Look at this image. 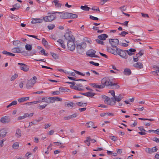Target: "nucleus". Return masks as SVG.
I'll return each instance as SVG.
<instances>
[{
	"mask_svg": "<svg viewBox=\"0 0 159 159\" xmlns=\"http://www.w3.org/2000/svg\"><path fill=\"white\" fill-rule=\"evenodd\" d=\"M17 102L16 101H12L10 104L7 106V108H8L12 106L16 105L17 104Z\"/></svg>",
	"mask_w": 159,
	"mask_h": 159,
	"instance_id": "obj_35",
	"label": "nucleus"
},
{
	"mask_svg": "<svg viewBox=\"0 0 159 159\" xmlns=\"http://www.w3.org/2000/svg\"><path fill=\"white\" fill-rule=\"evenodd\" d=\"M104 88V85L103 84L101 85H98L97 84V86L96 87V88H98L99 89H103Z\"/></svg>",
	"mask_w": 159,
	"mask_h": 159,
	"instance_id": "obj_57",
	"label": "nucleus"
},
{
	"mask_svg": "<svg viewBox=\"0 0 159 159\" xmlns=\"http://www.w3.org/2000/svg\"><path fill=\"white\" fill-rule=\"evenodd\" d=\"M114 86V87L112 88V89H118L120 87V86L117 84L113 83L111 85V86Z\"/></svg>",
	"mask_w": 159,
	"mask_h": 159,
	"instance_id": "obj_39",
	"label": "nucleus"
},
{
	"mask_svg": "<svg viewBox=\"0 0 159 159\" xmlns=\"http://www.w3.org/2000/svg\"><path fill=\"white\" fill-rule=\"evenodd\" d=\"M18 65L20 66L21 70L25 72H27L29 70V66L27 65L21 63H18Z\"/></svg>",
	"mask_w": 159,
	"mask_h": 159,
	"instance_id": "obj_9",
	"label": "nucleus"
},
{
	"mask_svg": "<svg viewBox=\"0 0 159 159\" xmlns=\"http://www.w3.org/2000/svg\"><path fill=\"white\" fill-rule=\"evenodd\" d=\"M74 71L75 72V73L77 74L83 76H84L85 75V74H84L83 73L80 71H78L74 70Z\"/></svg>",
	"mask_w": 159,
	"mask_h": 159,
	"instance_id": "obj_46",
	"label": "nucleus"
},
{
	"mask_svg": "<svg viewBox=\"0 0 159 159\" xmlns=\"http://www.w3.org/2000/svg\"><path fill=\"white\" fill-rule=\"evenodd\" d=\"M128 22H129V21H125L124 23H120L119 22H116V23H119V24H122L123 25H125V26H128Z\"/></svg>",
	"mask_w": 159,
	"mask_h": 159,
	"instance_id": "obj_55",
	"label": "nucleus"
},
{
	"mask_svg": "<svg viewBox=\"0 0 159 159\" xmlns=\"http://www.w3.org/2000/svg\"><path fill=\"white\" fill-rule=\"evenodd\" d=\"M70 116L71 119H72L76 117L77 116V114L76 113H74L71 115H70Z\"/></svg>",
	"mask_w": 159,
	"mask_h": 159,
	"instance_id": "obj_61",
	"label": "nucleus"
},
{
	"mask_svg": "<svg viewBox=\"0 0 159 159\" xmlns=\"http://www.w3.org/2000/svg\"><path fill=\"white\" fill-rule=\"evenodd\" d=\"M51 54L52 57L53 58L55 59H57L59 56L57 54L52 52H51Z\"/></svg>",
	"mask_w": 159,
	"mask_h": 159,
	"instance_id": "obj_36",
	"label": "nucleus"
},
{
	"mask_svg": "<svg viewBox=\"0 0 159 159\" xmlns=\"http://www.w3.org/2000/svg\"><path fill=\"white\" fill-rule=\"evenodd\" d=\"M136 51V49L133 48H130L129 50H126V52L129 56H132L134 54L133 52Z\"/></svg>",
	"mask_w": 159,
	"mask_h": 159,
	"instance_id": "obj_20",
	"label": "nucleus"
},
{
	"mask_svg": "<svg viewBox=\"0 0 159 159\" xmlns=\"http://www.w3.org/2000/svg\"><path fill=\"white\" fill-rule=\"evenodd\" d=\"M107 37L108 35L107 34H102L98 36V38L99 39L102 40H105Z\"/></svg>",
	"mask_w": 159,
	"mask_h": 159,
	"instance_id": "obj_17",
	"label": "nucleus"
},
{
	"mask_svg": "<svg viewBox=\"0 0 159 159\" xmlns=\"http://www.w3.org/2000/svg\"><path fill=\"white\" fill-rule=\"evenodd\" d=\"M89 18L90 19L93 20H99V19L98 18L93 16L91 15L90 16Z\"/></svg>",
	"mask_w": 159,
	"mask_h": 159,
	"instance_id": "obj_49",
	"label": "nucleus"
},
{
	"mask_svg": "<svg viewBox=\"0 0 159 159\" xmlns=\"http://www.w3.org/2000/svg\"><path fill=\"white\" fill-rule=\"evenodd\" d=\"M29 97H26L24 98H19L18 100V101L19 102H24L25 101L28 100H29Z\"/></svg>",
	"mask_w": 159,
	"mask_h": 159,
	"instance_id": "obj_28",
	"label": "nucleus"
},
{
	"mask_svg": "<svg viewBox=\"0 0 159 159\" xmlns=\"http://www.w3.org/2000/svg\"><path fill=\"white\" fill-rule=\"evenodd\" d=\"M42 43L45 46L48 45V42L44 38L42 39Z\"/></svg>",
	"mask_w": 159,
	"mask_h": 159,
	"instance_id": "obj_37",
	"label": "nucleus"
},
{
	"mask_svg": "<svg viewBox=\"0 0 159 159\" xmlns=\"http://www.w3.org/2000/svg\"><path fill=\"white\" fill-rule=\"evenodd\" d=\"M101 39H96V41L98 43L103 45L104 43V42L102 41H101Z\"/></svg>",
	"mask_w": 159,
	"mask_h": 159,
	"instance_id": "obj_47",
	"label": "nucleus"
},
{
	"mask_svg": "<svg viewBox=\"0 0 159 159\" xmlns=\"http://www.w3.org/2000/svg\"><path fill=\"white\" fill-rule=\"evenodd\" d=\"M59 91L61 92L66 91V89H64L63 87H61L59 88Z\"/></svg>",
	"mask_w": 159,
	"mask_h": 159,
	"instance_id": "obj_58",
	"label": "nucleus"
},
{
	"mask_svg": "<svg viewBox=\"0 0 159 159\" xmlns=\"http://www.w3.org/2000/svg\"><path fill=\"white\" fill-rule=\"evenodd\" d=\"M25 49L28 51H30L32 48V47L31 45L30 44H26L25 45Z\"/></svg>",
	"mask_w": 159,
	"mask_h": 159,
	"instance_id": "obj_33",
	"label": "nucleus"
},
{
	"mask_svg": "<svg viewBox=\"0 0 159 159\" xmlns=\"http://www.w3.org/2000/svg\"><path fill=\"white\" fill-rule=\"evenodd\" d=\"M51 98L52 99V103L55 101H61L62 100L61 98L58 97H52Z\"/></svg>",
	"mask_w": 159,
	"mask_h": 159,
	"instance_id": "obj_25",
	"label": "nucleus"
},
{
	"mask_svg": "<svg viewBox=\"0 0 159 159\" xmlns=\"http://www.w3.org/2000/svg\"><path fill=\"white\" fill-rule=\"evenodd\" d=\"M119 9L122 12V13H123L124 11H125L126 10V7L124 5L122 6L121 7H119Z\"/></svg>",
	"mask_w": 159,
	"mask_h": 159,
	"instance_id": "obj_41",
	"label": "nucleus"
},
{
	"mask_svg": "<svg viewBox=\"0 0 159 159\" xmlns=\"http://www.w3.org/2000/svg\"><path fill=\"white\" fill-rule=\"evenodd\" d=\"M109 43L111 45L112 48L116 49L117 48H118L117 46L118 45L119 43V40L117 39H109Z\"/></svg>",
	"mask_w": 159,
	"mask_h": 159,
	"instance_id": "obj_4",
	"label": "nucleus"
},
{
	"mask_svg": "<svg viewBox=\"0 0 159 159\" xmlns=\"http://www.w3.org/2000/svg\"><path fill=\"white\" fill-rule=\"evenodd\" d=\"M13 7H16V9H18L20 7V5L19 3H16V4L14 5L13 6Z\"/></svg>",
	"mask_w": 159,
	"mask_h": 159,
	"instance_id": "obj_56",
	"label": "nucleus"
},
{
	"mask_svg": "<svg viewBox=\"0 0 159 159\" xmlns=\"http://www.w3.org/2000/svg\"><path fill=\"white\" fill-rule=\"evenodd\" d=\"M13 43L14 45L16 46H20L22 43L19 41L16 40L13 41Z\"/></svg>",
	"mask_w": 159,
	"mask_h": 159,
	"instance_id": "obj_32",
	"label": "nucleus"
},
{
	"mask_svg": "<svg viewBox=\"0 0 159 159\" xmlns=\"http://www.w3.org/2000/svg\"><path fill=\"white\" fill-rule=\"evenodd\" d=\"M80 8L82 10L85 11H89L90 9V8L88 7L86 5H85L84 6H81L80 7Z\"/></svg>",
	"mask_w": 159,
	"mask_h": 159,
	"instance_id": "obj_30",
	"label": "nucleus"
},
{
	"mask_svg": "<svg viewBox=\"0 0 159 159\" xmlns=\"http://www.w3.org/2000/svg\"><path fill=\"white\" fill-rule=\"evenodd\" d=\"M99 53L102 56L106 58H108V56L106 54L100 52H99Z\"/></svg>",
	"mask_w": 159,
	"mask_h": 159,
	"instance_id": "obj_62",
	"label": "nucleus"
},
{
	"mask_svg": "<svg viewBox=\"0 0 159 159\" xmlns=\"http://www.w3.org/2000/svg\"><path fill=\"white\" fill-rule=\"evenodd\" d=\"M64 36L65 39L68 40V41L72 40H75L74 37L72 34L71 32L66 33Z\"/></svg>",
	"mask_w": 159,
	"mask_h": 159,
	"instance_id": "obj_8",
	"label": "nucleus"
},
{
	"mask_svg": "<svg viewBox=\"0 0 159 159\" xmlns=\"http://www.w3.org/2000/svg\"><path fill=\"white\" fill-rule=\"evenodd\" d=\"M107 50L108 52L116 55H119L122 58L127 59L128 56L126 54V50H123L119 48H117L116 49L111 48V47H107Z\"/></svg>",
	"mask_w": 159,
	"mask_h": 159,
	"instance_id": "obj_1",
	"label": "nucleus"
},
{
	"mask_svg": "<svg viewBox=\"0 0 159 159\" xmlns=\"http://www.w3.org/2000/svg\"><path fill=\"white\" fill-rule=\"evenodd\" d=\"M18 77V75L16 74H15L14 75H12L11 79V81H13L14 80H15L16 78Z\"/></svg>",
	"mask_w": 159,
	"mask_h": 159,
	"instance_id": "obj_50",
	"label": "nucleus"
},
{
	"mask_svg": "<svg viewBox=\"0 0 159 159\" xmlns=\"http://www.w3.org/2000/svg\"><path fill=\"white\" fill-rule=\"evenodd\" d=\"M123 97H122L121 94L119 95L118 96H116L114 98H111V99L114 102V104H115L116 101L118 102H120L123 98Z\"/></svg>",
	"mask_w": 159,
	"mask_h": 159,
	"instance_id": "obj_10",
	"label": "nucleus"
},
{
	"mask_svg": "<svg viewBox=\"0 0 159 159\" xmlns=\"http://www.w3.org/2000/svg\"><path fill=\"white\" fill-rule=\"evenodd\" d=\"M34 114L33 113H30V114H28V113H25L23 116L24 118L29 117H31Z\"/></svg>",
	"mask_w": 159,
	"mask_h": 159,
	"instance_id": "obj_40",
	"label": "nucleus"
},
{
	"mask_svg": "<svg viewBox=\"0 0 159 159\" xmlns=\"http://www.w3.org/2000/svg\"><path fill=\"white\" fill-rule=\"evenodd\" d=\"M0 121L3 123H7L10 121V119L8 116H5L2 118Z\"/></svg>",
	"mask_w": 159,
	"mask_h": 159,
	"instance_id": "obj_14",
	"label": "nucleus"
},
{
	"mask_svg": "<svg viewBox=\"0 0 159 159\" xmlns=\"http://www.w3.org/2000/svg\"><path fill=\"white\" fill-rule=\"evenodd\" d=\"M52 97H49V98H45V100L44 101H42V102H46L48 103H52V99H51V98Z\"/></svg>",
	"mask_w": 159,
	"mask_h": 159,
	"instance_id": "obj_27",
	"label": "nucleus"
},
{
	"mask_svg": "<svg viewBox=\"0 0 159 159\" xmlns=\"http://www.w3.org/2000/svg\"><path fill=\"white\" fill-rule=\"evenodd\" d=\"M55 27V26L54 25L51 24L48 25V28L49 30H52Z\"/></svg>",
	"mask_w": 159,
	"mask_h": 159,
	"instance_id": "obj_48",
	"label": "nucleus"
},
{
	"mask_svg": "<svg viewBox=\"0 0 159 159\" xmlns=\"http://www.w3.org/2000/svg\"><path fill=\"white\" fill-rule=\"evenodd\" d=\"M157 150V149L156 147V146L151 148H145V151L149 153H152L153 152H156Z\"/></svg>",
	"mask_w": 159,
	"mask_h": 159,
	"instance_id": "obj_11",
	"label": "nucleus"
},
{
	"mask_svg": "<svg viewBox=\"0 0 159 159\" xmlns=\"http://www.w3.org/2000/svg\"><path fill=\"white\" fill-rule=\"evenodd\" d=\"M152 140L156 142L157 143H159V139L156 137L153 138L152 139Z\"/></svg>",
	"mask_w": 159,
	"mask_h": 159,
	"instance_id": "obj_59",
	"label": "nucleus"
},
{
	"mask_svg": "<svg viewBox=\"0 0 159 159\" xmlns=\"http://www.w3.org/2000/svg\"><path fill=\"white\" fill-rule=\"evenodd\" d=\"M131 73V70L129 68H126L125 69L124 71V74L126 75H129Z\"/></svg>",
	"mask_w": 159,
	"mask_h": 159,
	"instance_id": "obj_23",
	"label": "nucleus"
},
{
	"mask_svg": "<svg viewBox=\"0 0 159 159\" xmlns=\"http://www.w3.org/2000/svg\"><path fill=\"white\" fill-rule=\"evenodd\" d=\"M87 103H83L81 102H77L76 104L78 106L80 107H84L87 105Z\"/></svg>",
	"mask_w": 159,
	"mask_h": 159,
	"instance_id": "obj_34",
	"label": "nucleus"
},
{
	"mask_svg": "<svg viewBox=\"0 0 159 159\" xmlns=\"http://www.w3.org/2000/svg\"><path fill=\"white\" fill-rule=\"evenodd\" d=\"M47 105V104H44L42 105H39L38 106V108L40 110L44 109Z\"/></svg>",
	"mask_w": 159,
	"mask_h": 159,
	"instance_id": "obj_42",
	"label": "nucleus"
},
{
	"mask_svg": "<svg viewBox=\"0 0 159 159\" xmlns=\"http://www.w3.org/2000/svg\"><path fill=\"white\" fill-rule=\"evenodd\" d=\"M66 105L68 107H72L74 106V103L71 102H70L68 103L67 102Z\"/></svg>",
	"mask_w": 159,
	"mask_h": 159,
	"instance_id": "obj_44",
	"label": "nucleus"
},
{
	"mask_svg": "<svg viewBox=\"0 0 159 159\" xmlns=\"http://www.w3.org/2000/svg\"><path fill=\"white\" fill-rule=\"evenodd\" d=\"M94 125V123L92 121H89L88 123H87L86 124V126L88 128L93 127L94 129H95L97 127V126L93 127V126Z\"/></svg>",
	"mask_w": 159,
	"mask_h": 159,
	"instance_id": "obj_22",
	"label": "nucleus"
},
{
	"mask_svg": "<svg viewBox=\"0 0 159 159\" xmlns=\"http://www.w3.org/2000/svg\"><path fill=\"white\" fill-rule=\"evenodd\" d=\"M57 42L58 43L59 45L61 46L62 48H65L66 46L64 44V41L61 39H59L57 40Z\"/></svg>",
	"mask_w": 159,
	"mask_h": 159,
	"instance_id": "obj_24",
	"label": "nucleus"
},
{
	"mask_svg": "<svg viewBox=\"0 0 159 159\" xmlns=\"http://www.w3.org/2000/svg\"><path fill=\"white\" fill-rule=\"evenodd\" d=\"M44 20L43 19L38 18V19H33V20L31 21V23L32 24H36V23H40L43 22V20Z\"/></svg>",
	"mask_w": 159,
	"mask_h": 159,
	"instance_id": "obj_16",
	"label": "nucleus"
},
{
	"mask_svg": "<svg viewBox=\"0 0 159 159\" xmlns=\"http://www.w3.org/2000/svg\"><path fill=\"white\" fill-rule=\"evenodd\" d=\"M7 133V130L5 129H3L0 130V134L1 135L2 138L5 137Z\"/></svg>",
	"mask_w": 159,
	"mask_h": 159,
	"instance_id": "obj_19",
	"label": "nucleus"
},
{
	"mask_svg": "<svg viewBox=\"0 0 159 159\" xmlns=\"http://www.w3.org/2000/svg\"><path fill=\"white\" fill-rule=\"evenodd\" d=\"M89 63L96 66H98L99 65V64L98 63H95L93 61H90Z\"/></svg>",
	"mask_w": 159,
	"mask_h": 159,
	"instance_id": "obj_54",
	"label": "nucleus"
},
{
	"mask_svg": "<svg viewBox=\"0 0 159 159\" xmlns=\"http://www.w3.org/2000/svg\"><path fill=\"white\" fill-rule=\"evenodd\" d=\"M96 53V51L94 50L91 49L88 50L86 52V55L91 57H96V58H99V57L97 56V55L95 54Z\"/></svg>",
	"mask_w": 159,
	"mask_h": 159,
	"instance_id": "obj_7",
	"label": "nucleus"
},
{
	"mask_svg": "<svg viewBox=\"0 0 159 159\" xmlns=\"http://www.w3.org/2000/svg\"><path fill=\"white\" fill-rule=\"evenodd\" d=\"M55 4V5L57 7H61V3H59V1L57 0H54L53 1Z\"/></svg>",
	"mask_w": 159,
	"mask_h": 159,
	"instance_id": "obj_31",
	"label": "nucleus"
},
{
	"mask_svg": "<svg viewBox=\"0 0 159 159\" xmlns=\"http://www.w3.org/2000/svg\"><path fill=\"white\" fill-rule=\"evenodd\" d=\"M60 93V92L58 91L51 92V94L53 95H58Z\"/></svg>",
	"mask_w": 159,
	"mask_h": 159,
	"instance_id": "obj_52",
	"label": "nucleus"
},
{
	"mask_svg": "<svg viewBox=\"0 0 159 159\" xmlns=\"http://www.w3.org/2000/svg\"><path fill=\"white\" fill-rule=\"evenodd\" d=\"M37 123V120H34L33 121H32L29 123V125L28 127H30V126H31L32 125H35Z\"/></svg>",
	"mask_w": 159,
	"mask_h": 159,
	"instance_id": "obj_45",
	"label": "nucleus"
},
{
	"mask_svg": "<svg viewBox=\"0 0 159 159\" xmlns=\"http://www.w3.org/2000/svg\"><path fill=\"white\" fill-rule=\"evenodd\" d=\"M16 135L17 137H20L21 136V131L20 129H18L16 130Z\"/></svg>",
	"mask_w": 159,
	"mask_h": 159,
	"instance_id": "obj_29",
	"label": "nucleus"
},
{
	"mask_svg": "<svg viewBox=\"0 0 159 159\" xmlns=\"http://www.w3.org/2000/svg\"><path fill=\"white\" fill-rule=\"evenodd\" d=\"M75 40H72L68 41L67 46L69 50L73 51L74 50L75 48Z\"/></svg>",
	"mask_w": 159,
	"mask_h": 159,
	"instance_id": "obj_6",
	"label": "nucleus"
},
{
	"mask_svg": "<svg viewBox=\"0 0 159 159\" xmlns=\"http://www.w3.org/2000/svg\"><path fill=\"white\" fill-rule=\"evenodd\" d=\"M60 12H54L52 13H48V14H51L50 15L43 17V20L45 22H51L56 19V16L55 15L56 13H60Z\"/></svg>",
	"mask_w": 159,
	"mask_h": 159,
	"instance_id": "obj_2",
	"label": "nucleus"
},
{
	"mask_svg": "<svg viewBox=\"0 0 159 159\" xmlns=\"http://www.w3.org/2000/svg\"><path fill=\"white\" fill-rule=\"evenodd\" d=\"M13 148L15 149H17L19 147V143L17 142H16L14 143L12 146Z\"/></svg>",
	"mask_w": 159,
	"mask_h": 159,
	"instance_id": "obj_38",
	"label": "nucleus"
},
{
	"mask_svg": "<svg viewBox=\"0 0 159 159\" xmlns=\"http://www.w3.org/2000/svg\"><path fill=\"white\" fill-rule=\"evenodd\" d=\"M141 14L142 15V16L143 17H149V16L148 14H144V13H141Z\"/></svg>",
	"mask_w": 159,
	"mask_h": 159,
	"instance_id": "obj_63",
	"label": "nucleus"
},
{
	"mask_svg": "<svg viewBox=\"0 0 159 159\" xmlns=\"http://www.w3.org/2000/svg\"><path fill=\"white\" fill-rule=\"evenodd\" d=\"M86 108H85V107L83 108H80L79 109V111L81 112L85 111L86 110Z\"/></svg>",
	"mask_w": 159,
	"mask_h": 159,
	"instance_id": "obj_64",
	"label": "nucleus"
},
{
	"mask_svg": "<svg viewBox=\"0 0 159 159\" xmlns=\"http://www.w3.org/2000/svg\"><path fill=\"white\" fill-rule=\"evenodd\" d=\"M79 93L87 97H92L96 95V93L91 92H88L85 93Z\"/></svg>",
	"mask_w": 159,
	"mask_h": 159,
	"instance_id": "obj_13",
	"label": "nucleus"
},
{
	"mask_svg": "<svg viewBox=\"0 0 159 159\" xmlns=\"http://www.w3.org/2000/svg\"><path fill=\"white\" fill-rule=\"evenodd\" d=\"M61 14L60 16V18L61 19H66L68 18V12H65L64 13H61Z\"/></svg>",
	"mask_w": 159,
	"mask_h": 159,
	"instance_id": "obj_21",
	"label": "nucleus"
},
{
	"mask_svg": "<svg viewBox=\"0 0 159 159\" xmlns=\"http://www.w3.org/2000/svg\"><path fill=\"white\" fill-rule=\"evenodd\" d=\"M12 52L14 53H22L21 48H14L12 49Z\"/></svg>",
	"mask_w": 159,
	"mask_h": 159,
	"instance_id": "obj_18",
	"label": "nucleus"
},
{
	"mask_svg": "<svg viewBox=\"0 0 159 159\" xmlns=\"http://www.w3.org/2000/svg\"><path fill=\"white\" fill-rule=\"evenodd\" d=\"M34 81H33L32 79H30L27 82L26 87L28 89H30L35 84Z\"/></svg>",
	"mask_w": 159,
	"mask_h": 159,
	"instance_id": "obj_12",
	"label": "nucleus"
},
{
	"mask_svg": "<svg viewBox=\"0 0 159 159\" xmlns=\"http://www.w3.org/2000/svg\"><path fill=\"white\" fill-rule=\"evenodd\" d=\"M46 51L43 49L42 48V50H41L40 52L43 53V55L46 56H48V54L47 53L45 52Z\"/></svg>",
	"mask_w": 159,
	"mask_h": 159,
	"instance_id": "obj_43",
	"label": "nucleus"
},
{
	"mask_svg": "<svg viewBox=\"0 0 159 159\" xmlns=\"http://www.w3.org/2000/svg\"><path fill=\"white\" fill-rule=\"evenodd\" d=\"M41 102H42V101H35L32 102H30L27 103L26 104H29V103H30V104H36L38 103Z\"/></svg>",
	"mask_w": 159,
	"mask_h": 159,
	"instance_id": "obj_53",
	"label": "nucleus"
},
{
	"mask_svg": "<svg viewBox=\"0 0 159 159\" xmlns=\"http://www.w3.org/2000/svg\"><path fill=\"white\" fill-rule=\"evenodd\" d=\"M10 52H8L6 51H4L2 52V53L3 54L7 55L9 56Z\"/></svg>",
	"mask_w": 159,
	"mask_h": 159,
	"instance_id": "obj_60",
	"label": "nucleus"
},
{
	"mask_svg": "<svg viewBox=\"0 0 159 159\" xmlns=\"http://www.w3.org/2000/svg\"><path fill=\"white\" fill-rule=\"evenodd\" d=\"M86 47V44L83 42L77 44L76 46L77 52L80 54H82L85 51V49Z\"/></svg>",
	"mask_w": 159,
	"mask_h": 159,
	"instance_id": "obj_3",
	"label": "nucleus"
},
{
	"mask_svg": "<svg viewBox=\"0 0 159 159\" xmlns=\"http://www.w3.org/2000/svg\"><path fill=\"white\" fill-rule=\"evenodd\" d=\"M133 66L138 69H141L143 68V65L142 63L140 62H137L133 65Z\"/></svg>",
	"mask_w": 159,
	"mask_h": 159,
	"instance_id": "obj_15",
	"label": "nucleus"
},
{
	"mask_svg": "<svg viewBox=\"0 0 159 159\" xmlns=\"http://www.w3.org/2000/svg\"><path fill=\"white\" fill-rule=\"evenodd\" d=\"M109 93H110L111 95L113 96V98L115 97V91L113 90H111L109 91Z\"/></svg>",
	"mask_w": 159,
	"mask_h": 159,
	"instance_id": "obj_51",
	"label": "nucleus"
},
{
	"mask_svg": "<svg viewBox=\"0 0 159 159\" xmlns=\"http://www.w3.org/2000/svg\"><path fill=\"white\" fill-rule=\"evenodd\" d=\"M78 17L77 15L72 13H68V18L75 19Z\"/></svg>",
	"mask_w": 159,
	"mask_h": 159,
	"instance_id": "obj_26",
	"label": "nucleus"
},
{
	"mask_svg": "<svg viewBox=\"0 0 159 159\" xmlns=\"http://www.w3.org/2000/svg\"><path fill=\"white\" fill-rule=\"evenodd\" d=\"M101 83L102 84L106 86H111L112 82L111 81L109 78L107 77L103 78L101 80Z\"/></svg>",
	"mask_w": 159,
	"mask_h": 159,
	"instance_id": "obj_5",
	"label": "nucleus"
}]
</instances>
